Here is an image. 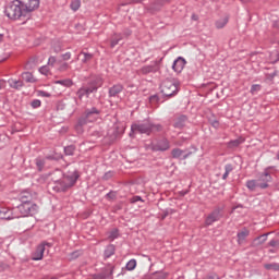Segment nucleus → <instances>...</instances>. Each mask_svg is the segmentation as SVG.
Returning a JSON list of instances; mask_svg holds the SVG:
<instances>
[{
	"label": "nucleus",
	"instance_id": "1",
	"mask_svg": "<svg viewBox=\"0 0 279 279\" xmlns=\"http://www.w3.org/2000/svg\"><path fill=\"white\" fill-rule=\"evenodd\" d=\"M40 8V0H13L7 4L4 14L10 21H25Z\"/></svg>",
	"mask_w": 279,
	"mask_h": 279
},
{
	"label": "nucleus",
	"instance_id": "2",
	"mask_svg": "<svg viewBox=\"0 0 279 279\" xmlns=\"http://www.w3.org/2000/svg\"><path fill=\"white\" fill-rule=\"evenodd\" d=\"M36 213H38V205L25 199H23L20 206L13 208V217L16 219L20 217H29V215L32 217L36 215Z\"/></svg>",
	"mask_w": 279,
	"mask_h": 279
},
{
	"label": "nucleus",
	"instance_id": "3",
	"mask_svg": "<svg viewBox=\"0 0 279 279\" xmlns=\"http://www.w3.org/2000/svg\"><path fill=\"white\" fill-rule=\"evenodd\" d=\"M162 131V125L153 124L150 122H143L140 124H132L130 136L132 134H147L149 135L151 132H160Z\"/></svg>",
	"mask_w": 279,
	"mask_h": 279
},
{
	"label": "nucleus",
	"instance_id": "4",
	"mask_svg": "<svg viewBox=\"0 0 279 279\" xmlns=\"http://www.w3.org/2000/svg\"><path fill=\"white\" fill-rule=\"evenodd\" d=\"M61 182L59 185H57L58 191H68V189H71V186H75V183L77 182V178H80V174H77V171L69 172L66 174H63L61 177Z\"/></svg>",
	"mask_w": 279,
	"mask_h": 279
},
{
	"label": "nucleus",
	"instance_id": "5",
	"mask_svg": "<svg viewBox=\"0 0 279 279\" xmlns=\"http://www.w3.org/2000/svg\"><path fill=\"white\" fill-rule=\"evenodd\" d=\"M97 117H99V110L97 108H92L85 112V118L81 119L78 121V124L76 125V132L82 134L83 130L82 126L86 125V123H93V121H97Z\"/></svg>",
	"mask_w": 279,
	"mask_h": 279
},
{
	"label": "nucleus",
	"instance_id": "6",
	"mask_svg": "<svg viewBox=\"0 0 279 279\" xmlns=\"http://www.w3.org/2000/svg\"><path fill=\"white\" fill-rule=\"evenodd\" d=\"M178 81L175 80H166L161 84V93L166 97H173L178 93Z\"/></svg>",
	"mask_w": 279,
	"mask_h": 279
},
{
	"label": "nucleus",
	"instance_id": "7",
	"mask_svg": "<svg viewBox=\"0 0 279 279\" xmlns=\"http://www.w3.org/2000/svg\"><path fill=\"white\" fill-rule=\"evenodd\" d=\"M160 71V61H154L150 65H144L138 70L141 75H148V73H157Z\"/></svg>",
	"mask_w": 279,
	"mask_h": 279
},
{
	"label": "nucleus",
	"instance_id": "8",
	"mask_svg": "<svg viewBox=\"0 0 279 279\" xmlns=\"http://www.w3.org/2000/svg\"><path fill=\"white\" fill-rule=\"evenodd\" d=\"M269 182H271V174L265 171L259 174L257 179V187L258 189H267L269 186Z\"/></svg>",
	"mask_w": 279,
	"mask_h": 279
},
{
	"label": "nucleus",
	"instance_id": "9",
	"mask_svg": "<svg viewBox=\"0 0 279 279\" xmlns=\"http://www.w3.org/2000/svg\"><path fill=\"white\" fill-rule=\"evenodd\" d=\"M220 219H221V209L217 208L207 216L205 220V226H213L215 221H219Z\"/></svg>",
	"mask_w": 279,
	"mask_h": 279
},
{
	"label": "nucleus",
	"instance_id": "10",
	"mask_svg": "<svg viewBox=\"0 0 279 279\" xmlns=\"http://www.w3.org/2000/svg\"><path fill=\"white\" fill-rule=\"evenodd\" d=\"M51 247L49 243H41L37 246L36 251L33 253V260H43V256H45V246Z\"/></svg>",
	"mask_w": 279,
	"mask_h": 279
},
{
	"label": "nucleus",
	"instance_id": "11",
	"mask_svg": "<svg viewBox=\"0 0 279 279\" xmlns=\"http://www.w3.org/2000/svg\"><path fill=\"white\" fill-rule=\"evenodd\" d=\"M95 90H97V86H93V87H81V88L76 92V95H77L78 99H84V97H88V95H90V93H95Z\"/></svg>",
	"mask_w": 279,
	"mask_h": 279
},
{
	"label": "nucleus",
	"instance_id": "12",
	"mask_svg": "<svg viewBox=\"0 0 279 279\" xmlns=\"http://www.w3.org/2000/svg\"><path fill=\"white\" fill-rule=\"evenodd\" d=\"M185 64L186 60H184V58L182 57H179L177 60H174L172 69L173 71H175V73H182Z\"/></svg>",
	"mask_w": 279,
	"mask_h": 279
},
{
	"label": "nucleus",
	"instance_id": "13",
	"mask_svg": "<svg viewBox=\"0 0 279 279\" xmlns=\"http://www.w3.org/2000/svg\"><path fill=\"white\" fill-rule=\"evenodd\" d=\"M169 141L168 140H161L156 145L153 146L154 151H167L169 149Z\"/></svg>",
	"mask_w": 279,
	"mask_h": 279
},
{
	"label": "nucleus",
	"instance_id": "14",
	"mask_svg": "<svg viewBox=\"0 0 279 279\" xmlns=\"http://www.w3.org/2000/svg\"><path fill=\"white\" fill-rule=\"evenodd\" d=\"M0 219H16L14 209L10 210L7 207H0Z\"/></svg>",
	"mask_w": 279,
	"mask_h": 279
},
{
	"label": "nucleus",
	"instance_id": "15",
	"mask_svg": "<svg viewBox=\"0 0 279 279\" xmlns=\"http://www.w3.org/2000/svg\"><path fill=\"white\" fill-rule=\"evenodd\" d=\"M172 158H182L183 160H186L189 156H191V153L184 155V150L180 148H173L171 151Z\"/></svg>",
	"mask_w": 279,
	"mask_h": 279
},
{
	"label": "nucleus",
	"instance_id": "16",
	"mask_svg": "<svg viewBox=\"0 0 279 279\" xmlns=\"http://www.w3.org/2000/svg\"><path fill=\"white\" fill-rule=\"evenodd\" d=\"M247 236H250V230L242 229L241 231L238 232V243L240 245H243V243H245Z\"/></svg>",
	"mask_w": 279,
	"mask_h": 279
},
{
	"label": "nucleus",
	"instance_id": "17",
	"mask_svg": "<svg viewBox=\"0 0 279 279\" xmlns=\"http://www.w3.org/2000/svg\"><path fill=\"white\" fill-rule=\"evenodd\" d=\"M62 175H64V173H62V171L60 170H56L54 172L51 173V180L52 182H54V184H57L56 186H60V182L62 181Z\"/></svg>",
	"mask_w": 279,
	"mask_h": 279
},
{
	"label": "nucleus",
	"instance_id": "18",
	"mask_svg": "<svg viewBox=\"0 0 279 279\" xmlns=\"http://www.w3.org/2000/svg\"><path fill=\"white\" fill-rule=\"evenodd\" d=\"M267 236H269V233L262 234L257 238H255L252 242V247H258V245H263L265 241H267Z\"/></svg>",
	"mask_w": 279,
	"mask_h": 279
},
{
	"label": "nucleus",
	"instance_id": "19",
	"mask_svg": "<svg viewBox=\"0 0 279 279\" xmlns=\"http://www.w3.org/2000/svg\"><path fill=\"white\" fill-rule=\"evenodd\" d=\"M189 118L186 116H179L174 120V128L182 129L186 125V121Z\"/></svg>",
	"mask_w": 279,
	"mask_h": 279
},
{
	"label": "nucleus",
	"instance_id": "20",
	"mask_svg": "<svg viewBox=\"0 0 279 279\" xmlns=\"http://www.w3.org/2000/svg\"><path fill=\"white\" fill-rule=\"evenodd\" d=\"M22 80H24V82H27L28 84H36L37 82L36 77H34V74H32V72L22 73Z\"/></svg>",
	"mask_w": 279,
	"mask_h": 279
},
{
	"label": "nucleus",
	"instance_id": "21",
	"mask_svg": "<svg viewBox=\"0 0 279 279\" xmlns=\"http://www.w3.org/2000/svg\"><path fill=\"white\" fill-rule=\"evenodd\" d=\"M123 90V85H113L109 88V97H117Z\"/></svg>",
	"mask_w": 279,
	"mask_h": 279
},
{
	"label": "nucleus",
	"instance_id": "22",
	"mask_svg": "<svg viewBox=\"0 0 279 279\" xmlns=\"http://www.w3.org/2000/svg\"><path fill=\"white\" fill-rule=\"evenodd\" d=\"M228 21H230L228 16L221 17L218 21H216L217 29H223V27L228 25Z\"/></svg>",
	"mask_w": 279,
	"mask_h": 279
},
{
	"label": "nucleus",
	"instance_id": "23",
	"mask_svg": "<svg viewBox=\"0 0 279 279\" xmlns=\"http://www.w3.org/2000/svg\"><path fill=\"white\" fill-rule=\"evenodd\" d=\"M120 40H123V36H121V34H114V35L111 37L110 47H111V48L117 47V45H119V41H120Z\"/></svg>",
	"mask_w": 279,
	"mask_h": 279
},
{
	"label": "nucleus",
	"instance_id": "24",
	"mask_svg": "<svg viewBox=\"0 0 279 279\" xmlns=\"http://www.w3.org/2000/svg\"><path fill=\"white\" fill-rule=\"evenodd\" d=\"M54 84H60L61 86H65V88H71V86H73V80L65 78V80L54 81Z\"/></svg>",
	"mask_w": 279,
	"mask_h": 279
},
{
	"label": "nucleus",
	"instance_id": "25",
	"mask_svg": "<svg viewBox=\"0 0 279 279\" xmlns=\"http://www.w3.org/2000/svg\"><path fill=\"white\" fill-rule=\"evenodd\" d=\"M9 84L11 88H15L16 90H19V88H23V81L9 80Z\"/></svg>",
	"mask_w": 279,
	"mask_h": 279
},
{
	"label": "nucleus",
	"instance_id": "26",
	"mask_svg": "<svg viewBox=\"0 0 279 279\" xmlns=\"http://www.w3.org/2000/svg\"><path fill=\"white\" fill-rule=\"evenodd\" d=\"M245 140H243L242 137L238 138V140H233L231 142L228 143V147L230 149L234 148V147H239L241 145V143H243Z\"/></svg>",
	"mask_w": 279,
	"mask_h": 279
},
{
	"label": "nucleus",
	"instance_id": "27",
	"mask_svg": "<svg viewBox=\"0 0 279 279\" xmlns=\"http://www.w3.org/2000/svg\"><path fill=\"white\" fill-rule=\"evenodd\" d=\"M70 8H71V10H73V12H77V10H80V8H82V1L81 0H72Z\"/></svg>",
	"mask_w": 279,
	"mask_h": 279
},
{
	"label": "nucleus",
	"instance_id": "28",
	"mask_svg": "<svg viewBox=\"0 0 279 279\" xmlns=\"http://www.w3.org/2000/svg\"><path fill=\"white\" fill-rule=\"evenodd\" d=\"M264 267H265L268 271H279V264H278V263L265 264Z\"/></svg>",
	"mask_w": 279,
	"mask_h": 279
},
{
	"label": "nucleus",
	"instance_id": "29",
	"mask_svg": "<svg viewBox=\"0 0 279 279\" xmlns=\"http://www.w3.org/2000/svg\"><path fill=\"white\" fill-rule=\"evenodd\" d=\"M114 254V245H109L105 250V258H110Z\"/></svg>",
	"mask_w": 279,
	"mask_h": 279
},
{
	"label": "nucleus",
	"instance_id": "30",
	"mask_svg": "<svg viewBox=\"0 0 279 279\" xmlns=\"http://www.w3.org/2000/svg\"><path fill=\"white\" fill-rule=\"evenodd\" d=\"M246 186L250 191H254L258 186V180L247 181Z\"/></svg>",
	"mask_w": 279,
	"mask_h": 279
},
{
	"label": "nucleus",
	"instance_id": "31",
	"mask_svg": "<svg viewBox=\"0 0 279 279\" xmlns=\"http://www.w3.org/2000/svg\"><path fill=\"white\" fill-rule=\"evenodd\" d=\"M80 56H83V60L82 62L84 64H86V62H89V60H93V54L88 53V52H81Z\"/></svg>",
	"mask_w": 279,
	"mask_h": 279
},
{
	"label": "nucleus",
	"instance_id": "32",
	"mask_svg": "<svg viewBox=\"0 0 279 279\" xmlns=\"http://www.w3.org/2000/svg\"><path fill=\"white\" fill-rule=\"evenodd\" d=\"M232 165H227L226 167H225V173H223V175H222V180H228V175H230V172H232Z\"/></svg>",
	"mask_w": 279,
	"mask_h": 279
},
{
	"label": "nucleus",
	"instance_id": "33",
	"mask_svg": "<svg viewBox=\"0 0 279 279\" xmlns=\"http://www.w3.org/2000/svg\"><path fill=\"white\" fill-rule=\"evenodd\" d=\"M128 271H133V269H136V259H131L126 264Z\"/></svg>",
	"mask_w": 279,
	"mask_h": 279
},
{
	"label": "nucleus",
	"instance_id": "34",
	"mask_svg": "<svg viewBox=\"0 0 279 279\" xmlns=\"http://www.w3.org/2000/svg\"><path fill=\"white\" fill-rule=\"evenodd\" d=\"M69 69H71V65H69L66 62H63L59 65L58 71H60V73H64L69 71Z\"/></svg>",
	"mask_w": 279,
	"mask_h": 279
},
{
	"label": "nucleus",
	"instance_id": "35",
	"mask_svg": "<svg viewBox=\"0 0 279 279\" xmlns=\"http://www.w3.org/2000/svg\"><path fill=\"white\" fill-rule=\"evenodd\" d=\"M102 81L100 77H97L94 82L90 83L89 88H93V86H96V90L97 88H99V86H101Z\"/></svg>",
	"mask_w": 279,
	"mask_h": 279
},
{
	"label": "nucleus",
	"instance_id": "36",
	"mask_svg": "<svg viewBox=\"0 0 279 279\" xmlns=\"http://www.w3.org/2000/svg\"><path fill=\"white\" fill-rule=\"evenodd\" d=\"M39 73H41V75H49L51 73V71L49 70V65H44L39 69Z\"/></svg>",
	"mask_w": 279,
	"mask_h": 279
},
{
	"label": "nucleus",
	"instance_id": "37",
	"mask_svg": "<svg viewBox=\"0 0 279 279\" xmlns=\"http://www.w3.org/2000/svg\"><path fill=\"white\" fill-rule=\"evenodd\" d=\"M74 151H75L74 146H68V147L64 148V153H65L66 156H73Z\"/></svg>",
	"mask_w": 279,
	"mask_h": 279
},
{
	"label": "nucleus",
	"instance_id": "38",
	"mask_svg": "<svg viewBox=\"0 0 279 279\" xmlns=\"http://www.w3.org/2000/svg\"><path fill=\"white\" fill-rule=\"evenodd\" d=\"M36 165H37L38 171H43V169L45 167V160L36 159Z\"/></svg>",
	"mask_w": 279,
	"mask_h": 279
},
{
	"label": "nucleus",
	"instance_id": "39",
	"mask_svg": "<svg viewBox=\"0 0 279 279\" xmlns=\"http://www.w3.org/2000/svg\"><path fill=\"white\" fill-rule=\"evenodd\" d=\"M23 199L27 201V199H32V194H29V192H24L21 194V202L23 203Z\"/></svg>",
	"mask_w": 279,
	"mask_h": 279
},
{
	"label": "nucleus",
	"instance_id": "40",
	"mask_svg": "<svg viewBox=\"0 0 279 279\" xmlns=\"http://www.w3.org/2000/svg\"><path fill=\"white\" fill-rule=\"evenodd\" d=\"M117 236H119V231H118L117 229H114L113 231H111V232L109 233V239H110L111 241H114V239H117Z\"/></svg>",
	"mask_w": 279,
	"mask_h": 279
},
{
	"label": "nucleus",
	"instance_id": "41",
	"mask_svg": "<svg viewBox=\"0 0 279 279\" xmlns=\"http://www.w3.org/2000/svg\"><path fill=\"white\" fill-rule=\"evenodd\" d=\"M80 251L72 252L70 254V260H75V258H80Z\"/></svg>",
	"mask_w": 279,
	"mask_h": 279
},
{
	"label": "nucleus",
	"instance_id": "42",
	"mask_svg": "<svg viewBox=\"0 0 279 279\" xmlns=\"http://www.w3.org/2000/svg\"><path fill=\"white\" fill-rule=\"evenodd\" d=\"M268 245L270 247H277V250H279V241L278 240H271Z\"/></svg>",
	"mask_w": 279,
	"mask_h": 279
},
{
	"label": "nucleus",
	"instance_id": "43",
	"mask_svg": "<svg viewBox=\"0 0 279 279\" xmlns=\"http://www.w3.org/2000/svg\"><path fill=\"white\" fill-rule=\"evenodd\" d=\"M57 60H56V57H50L48 59V66H54Z\"/></svg>",
	"mask_w": 279,
	"mask_h": 279
},
{
	"label": "nucleus",
	"instance_id": "44",
	"mask_svg": "<svg viewBox=\"0 0 279 279\" xmlns=\"http://www.w3.org/2000/svg\"><path fill=\"white\" fill-rule=\"evenodd\" d=\"M136 202H143V198H141V196H133L131 198V204H136Z\"/></svg>",
	"mask_w": 279,
	"mask_h": 279
},
{
	"label": "nucleus",
	"instance_id": "45",
	"mask_svg": "<svg viewBox=\"0 0 279 279\" xmlns=\"http://www.w3.org/2000/svg\"><path fill=\"white\" fill-rule=\"evenodd\" d=\"M260 90V85H253L251 87V93L252 94H255L256 92Z\"/></svg>",
	"mask_w": 279,
	"mask_h": 279
},
{
	"label": "nucleus",
	"instance_id": "46",
	"mask_svg": "<svg viewBox=\"0 0 279 279\" xmlns=\"http://www.w3.org/2000/svg\"><path fill=\"white\" fill-rule=\"evenodd\" d=\"M32 107L33 108H40V100L38 99H35L32 101Z\"/></svg>",
	"mask_w": 279,
	"mask_h": 279
},
{
	"label": "nucleus",
	"instance_id": "47",
	"mask_svg": "<svg viewBox=\"0 0 279 279\" xmlns=\"http://www.w3.org/2000/svg\"><path fill=\"white\" fill-rule=\"evenodd\" d=\"M71 58V52H65L64 54H62V60H64V62H66V60H69Z\"/></svg>",
	"mask_w": 279,
	"mask_h": 279
},
{
	"label": "nucleus",
	"instance_id": "48",
	"mask_svg": "<svg viewBox=\"0 0 279 279\" xmlns=\"http://www.w3.org/2000/svg\"><path fill=\"white\" fill-rule=\"evenodd\" d=\"M112 178V172H106L104 175V180H110Z\"/></svg>",
	"mask_w": 279,
	"mask_h": 279
},
{
	"label": "nucleus",
	"instance_id": "49",
	"mask_svg": "<svg viewBox=\"0 0 279 279\" xmlns=\"http://www.w3.org/2000/svg\"><path fill=\"white\" fill-rule=\"evenodd\" d=\"M211 125H213V128H219V121L214 120V121L211 122Z\"/></svg>",
	"mask_w": 279,
	"mask_h": 279
},
{
	"label": "nucleus",
	"instance_id": "50",
	"mask_svg": "<svg viewBox=\"0 0 279 279\" xmlns=\"http://www.w3.org/2000/svg\"><path fill=\"white\" fill-rule=\"evenodd\" d=\"M170 213H173V209H170L169 211H166L165 215L162 216V219H165L167 217V215H169Z\"/></svg>",
	"mask_w": 279,
	"mask_h": 279
},
{
	"label": "nucleus",
	"instance_id": "51",
	"mask_svg": "<svg viewBox=\"0 0 279 279\" xmlns=\"http://www.w3.org/2000/svg\"><path fill=\"white\" fill-rule=\"evenodd\" d=\"M10 58V54H5L4 58L0 59V62H4V60H8Z\"/></svg>",
	"mask_w": 279,
	"mask_h": 279
},
{
	"label": "nucleus",
	"instance_id": "52",
	"mask_svg": "<svg viewBox=\"0 0 279 279\" xmlns=\"http://www.w3.org/2000/svg\"><path fill=\"white\" fill-rule=\"evenodd\" d=\"M5 86V82L4 81H0V89L3 88Z\"/></svg>",
	"mask_w": 279,
	"mask_h": 279
},
{
	"label": "nucleus",
	"instance_id": "53",
	"mask_svg": "<svg viewBox=\"0 0 279 279\" xmlns=\"http://www.w3.org/2000/svg\"><path fill=\"white\" fill-rule=\"evenodd\" d=\"M133 3H143V0H132Z\"/></svg>",
	"mask_w": 279,
	"mask_h": 279
},
{
	"label": "nucleus",
	"instance_id": "54",
	"mask_svg": "<svg viewBox=\"0 0 279 279\" xmlns=\"http://www.w3.org/2000/svg\"><path fill=\"white\" fill-rule=\"evenodd\" d=\"M0 43H3V34H0Z\"/></svg>",
	"mask_w": 279,
	"mask_h": 279
},
{
	"label": "nucleus",
	"instance_id": "55",
	"mask_svg": "<svg viewBox=\"0 0 279 279\" xmlns=\"http://www.w3.org/2000/svg\"><path fill=\"white\" fill-rule=\"evenodd\" d=\"M189 192H181V195L184 196L186 195Z\"/></svg>",
	"mask_w": 279,
	"mask_h": 279
},
{
	"label": "nucleus",
	"instance_id": "56",
	"mask_svg": "<svg viewBox=\"0 0 279 279\" xmlns=\"http://www.w3.org/2000/svg\"><path fill=\"white\" fill-rule=\"evenodd\" d=\"M109 276H112V268H110L109 270Z\"/></svg>",
	"mask_w": 279,
	"mask_h": 279
},
{
	"label": "nucleus",
	"instance_id": "57",
	"mask_svg": "<svg viewBox=\"0 0 279 279\" xmlns=\"http://www.w3.org/2000/svg\"><path fill=\"white\" fill-rule=\"evenodd\" d=\"M100 278L101 279H106V275H100Z\"/></svg>",
	"mask_w": 279,
	"mask_h": 279
},
{
	"label": "nucleus",
	"instance_id": "58",
	"mask_svg": "<svg viewBox=\"0 0 279 279\" xmlns=\"http://www.w3.org/2000/svg\"><path fill=\"white\" fill-rule=\"evenodd\" d=\"M192 19H193L194 21H197V17H196L195 15H193Z\"/></svg>",
	"mask_w": 279,
	"mask_h": 279
},
{
	"label": "nucleus",
	"instance_id": "59",
	"mask_svg": "<svg viewBox=\"0 0 279 279\" xmlns=\"http://www.w3.org/2000/svg\"><path fill=\"white\" fill-rule=\"evenodd\" d=\"M269 252H270L271 254H274L275 251H274V250H269Z\"/></svg>",
	"mask_w": 279,
	"mask_h": 279
},
{
	"label": "nucleus",
	"instance_id": "60",
	"mask_svg": "<svg viewBox=\"0 0 279 279\" xmlns=\"http://www.w3.org/2000/svg\"><path fill=\"white\" fill-rule=\"evenodd\" d=\"M57 53H58V51H60V50H54Z\"/></svg>",
	"mask_w": 279,
	"mask_h": 279
}]
</instances>
